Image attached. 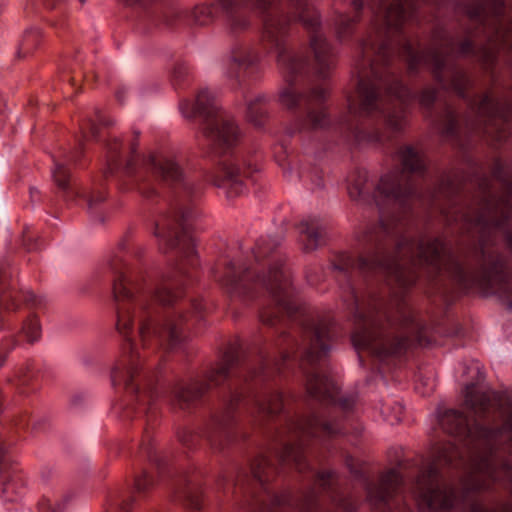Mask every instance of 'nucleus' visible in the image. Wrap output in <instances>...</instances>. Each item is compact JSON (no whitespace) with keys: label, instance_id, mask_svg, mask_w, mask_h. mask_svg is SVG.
<instances>
[{"label":"nucleus","instance_id":"obj_56","mask_svg":"<svg viewBox=\"0 0 512 512\" xmlns=\"http://www.w3.org/2000/svg\"><path fill=\"white\" fill-rule=\"evenodd\" d=\"M506 240H507L509 247L512 249V233L506 234Z\"/></svg>","mask_w":512,"mask_h":512},{"label":"nucleus","instance_id":"obj_35","mask_svg":"<svg viewBox=\"0 0 512 512\" xmlns=\"http://www.w3.org/2000/svg\"><path fill=\"white\" fill-rule=\"evenodd\" d=\"M276 245V242H272L266 238H260L257 240L252 250L254 257L256 260H259L260 258L267 256L276 247Z\"/></svg>","mask_w":512,"mask_h":512},{"label":"nucleus","instance_id":"obj_2","mask_svg":"<svg viewBox=\"0 0 512 512\" xmlns=\"http://www.w3.org/2000/svg\"><path fill=\"white\" fill-rule=\"evenodd\" d=\"M417 3L418 0L382 2L375 13L371 33L361 43L354 61L358 89L356 97L348 99L349 110L367 116L384 114L387 126L393 131H399L405 125L402 104L409 93L394 76L382 71L380 62L397 52L405 56L409 72L431 65L437 79L442 81L439 72L454 47V40L443 35L428 52L419 53L410 40L400 35L403 23Z\"/></svg>","mask_w":512,"mask_h":512},{"label":"nucleus","instance_id":"obj_34","mask_svg":"<svg viewBox=\"0 0 512 512\" xmlns=\"http://www.w3.org/2000/svg\"><path fill=\"white\" fill-rule=\"evenodd\" d=\"M216 16V10L212 6H197L192 12L193 21L200 26L210 24Z\"/></svg>","mask_w":512,"mask_h":512},{"label":"nucleus","instance_id":"obj_20","mask_svg":"<svg viewBox=\"0 0 512 512\" xmlns=\"http://www.w3.org/2000/svg\"><path fill=\"white\" fill-rule=\"evenodd\" d=\"M148 163L153 173L167 184L179 183L184 179L183 169L174 156L151 155Z\"/></svg>","mask_w":512,"mask_h":512},{"label":"nucleus","instance_id":"obj_32","mask_svg":"<svg viewBox=\"0 0 512 512\" xmlns=\"http://www.w3.org/2000/svg\"><path fill=\"white\" fill-rule=\"evenodd\" d=\"M251 470L253 477L260 483L264 482V478L269 479V477L274 473V467L264 457L256 459L252 464Z\"/></svg>","mask_w":512,"mask_h":512},{"label":"nucleus","instance_id":"obj_10","mask_svg":"<svg viewBox=\"0 0 512 512\" xmlns=\"http://www.w3.org/2000/svg\"><path fill=\"white\" fill-rule=\"evenodd\" d=\"M512 116V104L504 97L485 93L470 108V115L463 124L470 130H480L495 141H501L506 134L503 124Z\"/></svg>","mask_w":512,"mask_h":512},{"label":"nucleus","instance_id":"obj_53","mask_svg":"<svg viewBox=\"0 0 512 512\" xmlns=\"http://www.w3.org/2000/svg\"><path fill=\"white\" fill-rule=\"evenodd\" d=\"M262 321L266 324H269V325H274L275 322H276V317H272L268 314H263L262 315Z\"/></svg>","mask_w":512,"mask_h":512},{"label":"nucleus","instance_id":"obj_57","mask_svg":"<svg viewBox=\"0 0 512 512\" xmlns=\"http://www.w3.org/2000/svg\"><path fill=\"white\" fill-rule=\"evenodd\" d=\"M6 359V355L2 352H0V367L4 364Z\"/></svg>","mask_w":512,"mask_h":512},{"label":"nucleus","instance_id":"obj_16","mask_svg":"<svg viewBox=\"0 0 512 512\" xmlns=\"http://www.w3.org/2000/svg\"><path fill=\"white\" fill-rule=\"evenodd\" d=\"M248 173L242 170L237 163L231 160L224 161L213 176L212 182L226 190L227 197L234 198L244 191L243 177Z\"/></svg>","mask_w":512,"mask_h":512},{"label":"nucleus","instance_id":"obj_31","mask_svg":"<svg viewBox=\"0 0 512 512\" xmlns=\"http://www.w3.org/2000/svg\"><path fill=\"white\" fill-rule=\"evenodd\" d=\"M20 334L30 344L38 341L41 337V325L35 315L29 316L22 324Z\"/></svg>","mask_w":512,"mask_h":512},{"label":"nucleus","instance_id":"obj_49","mask_svg":"<svg viewBox=\"0 0 512 512\" xmlns=\"http://www.w3.org/2000/svg\"><path fill=\"white\" fill-rule=\"evenodd\" d=\"M105 200V195L102 192L92 194L88 199V207L93 208L96 204Z\"/></svg>","mask_w":512,"mask_h":512},{"label":"nucleus","instance_id":"obj_27","mask_svg":"<svg viewBox=\"0 0 512 512\" xmlns=\"http://www.w3.org/2000/svg\"><path fill=\"white\" fill-rule=\"evenodd\" d=\"M267 98L265 95H256L247 100V119L255 127L261 128L267 117Z\"/></svg>","mask_w":512,"mask_h":512},{"label":"nucleus","instance_id":"obj_13","mask_svg":"<svg viewBox=\"0 0 512 512\" xmlns=\"http://www.w3.org/2000/svg\"><path fill=\"white\" fill-rule=\"evenodd\" d=\"M234 357L227 355L223 362L214 369L208 376L209 384L193 383L190 385L181 384L175 387L173 391V401L181 409L189 407L194 403L211 385H219L229 374V369L233 365Z\"/></svg>","mask_w":512,"mask_h":512},{"label":"nucleus","instance_id":"obj_51","mask_svg":"<svg viewBox=\"0 0 512 512\" xmlns=\"http://www.w3.org/2000/svg\"><path fill=\"white\" fill-rule=\"evenodd\" d=\"M81 129H82V132H83L85 137H86V134H87V130H89V133L92 136H95L96 133H97L96 125H95L94 121H92V120H88L85 125H82Z\"/></svg>","mask_w":512,"mask_h":512},{"label":"nucleus","instance_id":"obj_23","mask_svg":"<svg viewBox=\"0 0 512 512\" xmlns=\"http://www.w3.org/2000/svg\"><path fill=\"white\" fill-rule=\"evenodd\" d=\"M299 232L300 241L306 253L315 251L325 243V227L317 219L303 220L299 225Z\"/></svg>","mask_w":512,"mask_h":512},{"label":"nucleus","instance_id":"obj_14","mask_svg":"<svg viewBox=\"0 0 512 512\" xmlns=\"http://www.w3.org/2000/svg\"><path fill=\"white\" fill-rule=\"evenodd\" d=\"M195 213L190 208H184L178 212L173 221H169L163 225L162 228L157 227L155 235L163 238L164 242L170 246H179L182 253L186 257H190L193 254V245L191 239L186 235H180L178 228H181L183 232L186 231L187 223L192 220Z\"/></svg>","mask_w":512,"mask_h":512},{"label":"nucleus","instance_id":"obj_46","mask_svg":"<svg viewBox=\"0 0 512 512\" xmlns=\"http://www.w3.org/2000/svg\"><path fill=\"white\" fill-rule=\"evenodd\" d=\"M187 505L190 509L199 510L202 506L200 495L197 492H191L187 497Z\"/></svg>","mask_w":512,"mask_h":512},{"label":"nucleus","instance_id":"obj_37","mask_svg":"<svg viewBox=\"0 0 512 512\" xmlns=\"http://www.w3.org/2000/svg\"><path fill=\"white\" fill-rule=\"evenodd\" d=\"M65 500L66 499L60 497L55 499L44 498L40 503V507L43 512H62Z\"/></svg>","mask_w":512,"mask_h":512},{"label":"nucleus","instance_id":"obj_24","mask_svg":"<svg viewBox=\"0 0 512 512\" xmlns=\"http://www.w3.org/2000/svg\"><path fill=\"white\" fill-rule=\"evenodd\" d=\"M135 346L131 345V355L128 359H123L112 370L111 378L114 385L123 386L131 392L138 391V385L134 383L135 376L138 372V364L134 355Z\"/></svg>","mask_w":512,"mask_h":512},{"label":"nucleus","instance_id":"obj_45","mask_svg":"<svg viewBox=\"0 0 512 512\" xmlns=\"http://www.w3.org/2000/svg\"><path fill=\"white\" fill-rule=\"evenodd\" d=\"M153 485V479L148 474H144L142 477L136 480L135 486L138 492H145L149 487Z\"/></svg>","mask_w":512,"mask_h":512},{"label":"nucleus","instance_id":"obj_44","mask_svg":"<svg viewBox=\"0 0 512 512\" xmlns=\"http://www.w3.org/2000/svg\"><path fill=\"white\" fill-rule=\"evenodd\" d=\"M356 506L348 499H340L337 501L335 508L329 512H353Z\"/></svg>","mask_w":512,"mask_h":512},{"label":"nucleus","instance_id":"obj_58","mask_svg":"<svg viewBox=\"0 0 512 512\" xmlns=\"http://www.w3.org/2000/svg\"><path fill=\"white\" fill-rule=\"evenodd\" d=\"M5 454V448L4 446L0 443V460L2 459V457L4 456Z\"/></svg>","mask_w":512,"mask_h":512},{"label":"nucleus","instance_id":"obj_33","mask_svg":"<svg viewBox=\"0 0 512 512\" xmlns=\"http://www.w3.org/2000/svg\"><path fill=\"white\" fill-rule=\"evenodd\" d=\"M358 18L341 14L336 21V35L339 40L346 39L353 31Z\"/></svg>","mask_w":512,"mask_h":512},{"label":"nucleus","instance_id":"obj_42","mask_svg":"<svg viewBox=\"0 0 512 512\" xmlns=\"http://www.w3.org/2000/svg\"><path fill=\"white\" fill-rule=\"evenodd\" d=\"M17 489H18V484L12 480H8L3 483V487L1 489L2 496L7 501H12L13 495L17 492Z\"/></svg>","mask_w":512,"mask_h":512},{"label":"nucleus","instance_id":"obj_59","mask_svg":"<svg viewBox=\"0 0 512 512\" xmlns=\"http://www.w3.org/2000/svg\"><path fill=\"white\" fill-rule=\"evenodd\" d=\"M432 389H433V387L431 386L428 390H426V391H421V393H422L423 395H428V394L432 391Z\"/></svg>","mask_w":512,"mask_h":512},{"label":"nucleus","instance_id":"obj_8","mask_svg":"<svg viewBox=\"0 0 512 512\" xmlns=\"http://www.w3.org/2000/svg\"><path fill=\"white\" fill-rule=\"evenodd\" d=\"M181 109L186 117H192L195 114L205 116L204 134L214 145L229 148L239 140L240 131L233 118L219 110L215 95L209 90H201L195 104L190 107V104L185 102L181 105Z\"/></svg>","mask_w":512,"mask_h":512},{"label":"nucleus","instance_id":"obj_3","mask_svg":"<svg viewBox=\"0 0 512 512\" xmlns=\"http://www.w3.org/2000/svg\"><path fill=\"white\" fill-rule=\"evenodd\" d=\"M454 422L463 423L464 420L456 413L448 412L439 425L444 432L464 442L469 460L463 465L462 453L453 443L438 448L435 463L422 469L414 483L413 495L421 509L448 511L460 500L502 481L511 469L507 462L500 465L495 454L506 443L510 445L508 450L512 449V412L498 431L480 424H475L474 431L468 426L460 430L453 428Z\"/></svg>","mask_w":512,"mask_h":512},{"label":"nucleus","instance_id":"obj_18","mask_svg":"<svg viewBox=\"0 0 512 512\" xmlns=\"http://www.w3.org/2000/svg\"><path fill=\"white\" fill-rule=\"evenodd\" d=\"M401 483V476L394 470L382 476L378 484H369L366 488L367 500L371 505H387Z\"/></svg>","mask_w":512,"mask_h":512},{"label":"nucleus","instance_id":"obj_17","mask_svg":"<svg viewBox=\"0 0 512 512\" xmlns=\"http://www.w3.org/2000/svg\"><path fill=\"white\" fill-rule=\"evenodd\" d=\"M491 30L493 35L489 37L488 44L480 51V59L485 65L494 61L499 49L512 50V22H493Z\"/></svg>","mask_w":512,"mask_h":512},{"label":"nucleus","instance_id":"obj_6","mask_svg":"<svg viewBox=\"0 0 512 512\" xmlns=\"http://www.w3.org/2000/svg\"><path fill=\"white\" fill-rule=\"evenodd\" d=\"M113 297L117 314V329L128 336L137 330L143 347L167 341L170 346L180 340L178 320L167 316L163 323L154 322V309L150 291L145 290L142 282L127 276L120 268H113Z\"/></svg>","mask_w":512,"mask_h":512},{"label":"nucleus","instance_id":"obj_39","mask_svg":"<svg viewBox=\"0 0 512 512\" xmlns=\"http://www.w3.org/2000/svg\"><path fill=\"white\" fill-rule=\"evenodd\" d=\"M315 496L313 491H308L303 494L302 498L298 500L297 506L301 511H310L314 506Z\"/></svg>","mask_w":512,"mask_h":512},{"label":"nucleus","instance_id":"obj_19","mask_svg":"<svg viewBox=\"0 0 512 512\" xmlns=\"http://www.w3.org/2000/svg\"><path fill=\"white\" fill-rule=\"evenodd\" d=\"M258 61V54L248 44L234 45L227 56V74L231 78H238L240 72L253 67Z\"/></svg>","mask_w":512,"mask_h":512},{"label":"nucleus","instance_id":"obj_38","mask_svg":"<svg viewBox=\"0 0 512 512\" xmlns=\"http://www.w3.org/2000/svg\"><path fill=\"white\" fill-rule=\"evenodd\" d=\"M156 297L163 305L172 304L178 297V294L172 292L170 285H163L156 291Z\"/></svg>","mask_w":512,"mask_h":512},{"label":"nucleus","instance_id":"obj_52","mask_svg":"<svg viewBox=\"0 0 512 512\" xmlns=\"http://www.w3.org/2000/svg\"><path fill=\"white\" fill-rule=\"evenodd\" d=\"M471 47H472L471 41L470 40H465L460 45V52L462 54H467V53H469L471 51Z\"/></svg>","mask_w":512,"mask_h":512},{"label":"nucleus","instance_id":"obj_41","mask_svg":"<svg viewBox=\"0 0 512 512\" xmlns=\"http://www.w3.org/2000/svg\"><path fill=\"white\" fill-rule=\"evenodd\" d=\"M436 98V91L433 88H425L419 95V102L424 107H429L433 104Z\"/></svg>","mask_w":512,"mask_h":512},{"label":"nucleus","instance_id":"obj_25","mask_svg":"<svg viewBox=\"0 0 512 512\" xmlns=\"http://www.w3.org/2000/svg\"><path fill=\"white\" fill-rule=\"evenodd\" d=\"M218 2L227 14V23L231 32L237 33L248 27L249 21L239 13L244 6V0H218Z\"/></svg>","mask_w":512,"mask_h":512},{"label":"nucleus","instance_id":"obj_62","mask_svg":"<svg viewBox=\"0 0 512 512\" xmlns=\"http://www.w3.org/2000/svg\"><path fill=\"white\" fill-rule=\"evenodd\" d=\"M85 0H80L81 3H83Z\"/></svg>","mask_w":512,"mask_h":512},{"label":"nucleus","instance_id":"obj_1","mask_svg":"<svg viewBox=\"0 0 512 512\" xmlns=\"http://www.w3.org/2000/svg\"><path fill=\"white\" fill-rule=\"evenodd\" d=\"M493 176L503 190L497 197L486 186L481 187L482 198L477 207L460 215L461 229L478 236L477 258L479 269L467 273L459 261L445 249L438 239H422L414 243L394 221L381 219L377 225H368L358 235L363 246H373L375 251L357 259L340 255L333 268L347 271L386 270L400 286L413 283L410 265L426 266L430 272H447L461 283L474 282L488 293L512 296V282L505 271L503 257L492 247L493 235L512 217V173L500 163L493 168Z\"/></svg>","mask_w":512,"mask_h":512},{"label":"nucleus","instance_id":"obj_26","mask_svg":"<svg viewBox=\"0 0 512 512\" xmlns=\"http://www.w3.org/2000/svg\"><path fill=\"white\" fill-rule=\"evenodd\" d=\"M502 6V0H475V3L467 7L466 12L471 19L478 20L487 17L489 14L498 16Z\"/></svg>","mask_w":512,"mask_h":512},{"label":"nucleus","instance_id":"obj_50","mask_svg":"<svg viewBox=\"0 0 512 512\" xmlns=\"http://www.w3.org/2000/svg\"><path fill=\"white\" fill-rule=\"evenodd\" d=\"M346 465L350 469L351 473L358 474V472H359L358 468L360 467V462L357 459H355L353 457H348L346 459Z\"/></svg>","mask_w":512,"mask_h":512},{"label":"nucleus","instance_id":"obj_29","mask_svg":"<svg viewBox=\"0 0 512 512\" xmlns=\"http://www.w3.org/2000/svg\"><path fill=\"white\" fill-rule=\"evenodd\" d=\"M258 413L261 415H274L282 409V396L279 392L262 394L256 401Z\"/></svg>","mask_w":512,"mask_h":512},{"label":"nucleus","instance_id":"obj_48","mask_svg":"<svg viewBox=\"0 0 512 512\" xmlns=\"http://www.w3.org/2000/svg\"><path fill=\"white\" fill-rule=\"evenodd\" d=\"M275 0H251L253 5L261 12L267 11L274 3Z\"/></svg>","mask_w":512,"mask_h":512},{"label":"nucleus","instance_id":"obj_21","mask_svg":"<svg viewBox=\"0 0 512 512\" xmlns=\"http://www.w3.org/2000/svg\"><path fill=\"white\" fill-rule=\"evenodd\" d=\"M397 158L403 167V172H398V173L402 174L405 177L408 186H410V188H411L410 193L403 196V201H404L407 197L412 195V193L414 192V188H413L408 176H406L404 174V172H410V173L423 172L425 169V159H424V155H423L422 151L418 147H415L412 145H404V146L400 147L397 152Z\"/></svg>","mask_w":512,"mask_h":512},{"label":"nucleus","instance_id":"obj_40","mask_svg":"<svg viewBox=\"0 0 512 512\" xmlns=\"http://www.w3.org/2000/svg\"><path fill=\"white\" fill-rule=\"evenodd\" d=\"M459 121L456 118V116L449 112L446 116L445 123H444V132L447 135H453L456 133L458 129Z\"/></svg>","mask_w":512,"mask_h":512},{"label":"nucleus","instance_id":"obj_12","mask_svg":"<svg viewBox=\"0 0 512 512\" xmlns=\"http://www.w3.org/2000/svg\"><path fill=\"white\" fill-rule=\"evenodd\" d=\"M499 396L494 392H478L475 391V387L473 384L468 385L465 389V406L466 408L473 414L475 419L473 422H470L463 414L457 412L455 410H447L445 411L439 418V420L448 412H454L459 415L464 422L457 423L454 422L452 424L453 428H458L463 430L468 427L474 431L475 424H480L482 426L488 427L489 419L492 413L495 411L496 404L501 406Z\"/></svg>","mask_w":512,"mask_h":512},{"label":"nucleus","instance_id":"obj_15","mask_svg":"<svg viewBox=\"0 0 512 512\" xmlns=\"http://www.w3.org/2000/svg\"><path fill=\"white\" fill-rule=\"evenodd\" d=\"M306 390L308 394L319 400L337 401L344 409H349L354 398L351 396L337 398L338 387L329 378L319 373L307 374Z\"/></svg>","mask_w":512,"mask_h":512},{"label":"nucleus","instance_id":"obj_4","mask_svg":"<svg viewBox=\"0 0 512 512\" xmlns=\"http://www.w3.org/2000/svg\"><path fill=\"white\" fill-rule=\"evenodd\" d=\"M283 10L285 15H271L265 18L261 39L265 48L275 50L277 65L287 83L280 91L279 100L282 105L292 109L304 99L309 106V126L313 129L321 128L326 124V114L322 109H314L312 105L325 98L326 89L322 86L314 87L308 96L303 97L293 88V78L304 69L305 60L292 53L286 46L285 37L289 23L299 21L311 31L310 43L318 74L324 77L335 66V56L324 35L317 30L320 25L317 11L305 0H283Z\"/></svg>","mask_w":512,"mask_h":512},{"label":"nucleus","instance_id":"obj_28","mask_svg":"<svg viewBox=\"0 0 512 512\" xmlns=\"http://www.w3.org/2000/svg\"><path fill=\"white\" fill-rule=\"evenodd\" d=\"M135 152L134 145L121 149L118 143H114L109 147L108 152V166L109 170L118 168L124 165L126 169L132 167V154Z\"/></svg>","mask_w":512,"mask_h":512},{"label":"nucleus","instance_id":"obj_11","mask_svg":"<svg viewBox=\"0 0 512 512\" xmlns=\"http://www.w3.org/2000/svg\"><path fill=\"white\" fill-rule=\"evenodd\" d=\"M318 430L327 435H334L338 432V427L331 420H320L315 416L290 421L280 435L283 445L279 454L280 461H293L299 466L301 450L298 441L308 435H316Z\"/></svg>","mask_w":512,"mask_h":512},{"label":"nucleus","instance_id":"obj_43","mask_svg":"<svg viewBox=\"0 0 512 512\" xmlns=\"http://www.w3.org/2000/svg\"><path fill=\"white\" fill-rule=\"evenodd\" d=\"M470 512H512V504L504 505L497 509H489L481 504H474Z\"/></svg>","mask_w":512,"mask_h":512},{"label":"nucleus","instance_id":"obj_60","mask_svg":"<svg viewBox=\"0 0 512 512\" xmlns=\"http://www.w3.org/2000/svg\"><path fill=\"white\" fill-rule=\"evenodd\" d=\"M194 309L195 310H200L201 309V304H199V303L194 304Z\"/></svg>","mask_w":512,"mask_h":512},{"label":"nucleus","instance_id":"obj_30","mask_svg":"<svg viewBox=\"0 0 512 512\" xmlns=\"http://www.w3.org/2000/svg\"><path fill=\"white\" fill-rule=\"evenodd\" d=\"M70 174L67 168L61 163H55L53 170V179L55 184L65 192V196L68 198L70 195L73 197H80L79 191L75 190L69 183Z\"/></svg>","mask_w":512,"mask_h":512},{"label":"nucleus","instance_id":"obj_22","mask_svg":"<svg viewBox=\"0 0 512 512\" xmlns=\"http://www.w3.org/2000/svg\"><path fill=\"white\" fill-rule=\"evenodd\" d=\"M312 335L309 347L305 353L303 362L313 364L317 360L326 355L329 346L327 340L329 339V330L326 322H319L312 327ZM301 368L305 370L304 363Z\"/></svg>","mask_w":512,"mask_h":512},{"label":"nucleus","instance_id":"obj_36","mask_svg":"<svg viewBox=\"0 0 512 512\" xmlns=\"http://www.w3.org/2000/svg\"><path fill=\"white\" fill-rule=\"evenodd\" d=\"M468 84L465 73L461 70H453L451 72V87L460 95H463Z\"/></svg>","mask_w":512,"mask_h":512},{"label":"nucleus","instance_id":"obj_47","mask_svg":"<svg viewBox=\"0 0 512 512\" xmlns=\"http://www.w3.org/2000/svg\"><path fill=\"white\" fill-rule=\"evenodd\" d=\"M334 480V474L330 471L321 472L318 475V482L321 486L325 487L330 485Z\"/></svg>","mask_w":512,"mask_h":512},{"label":"nucleus","instance_id":"obj_54","mask_svg":"<svg viewBox=\"0 0 512 512\" xmlns=\"http://www.w3.org/2000/svg\"><path fill=\"white\" fill-rule=\"evenodd\" d=\"M352 5L356 11H359L363 7V2H362V0H353Z\"/></svg>","mask_w":512,"mask_h":512},{"label":"nucleus","instance_id":"obj_5","mask_svg":"<svg viewBox=\"0 0 512 512\" xmlns=\"http://www.w3.org/2000/svg\"><path fill=\"white\" fill-rule=\"evenodd\" d=\"M353 305L356 318L353 344L374 356L401 354L409 345L410 335L419 330L412 309L405 304H399L395 311H387L377 298L360 303L353 296Z\"/></svg>","mask_w":512,"mask_h":512},{"label":"nucleus","instance_id":"obj_55","mask_svg":"<svg viewBox=\"0 0 512 512\" xmlns=\"http://www.w3.org/2000/svg\"><path fill=\"white\" fill-rule=\"evenodd\" d=\"M132 501L131 498H129L127 501H123V503L121 504L120 506V510L121 512H128V509L126 508V506Z\"/></svg>","mask_w":512,"mask_h":512},{"label":"nucleus","instance_id":"obj_7","mask_svg":"<svg viewBox=\"0 0 512 512\" xmlns=\"http://www.w3.org/2000/svg\"><path fill=\"white\" fill-rule=\"evenodd\" d=\"M217 280L228 293L235 295L249 290V282L254 281L256 285L266 289L288 315H292L298 309L289 290V274L280 270L278 266L271 267L267 274L251 277L246 267L231 262L224 268L221 275L217 276Z\"/></svg>","mask_w":512,"mask_h":512},{"label":"nucleus","instance_id":"obj_9","mask_svg":"<svg viewBox=\"0 0 512 512\" xmlns=\"http://www.w3.org/2000/svg\"><path fill=\"white\" fill-rule=\"evenodd\" d=\"M405 177L399 173H389L381 177L377 185L369 180L367 171H358L350 179L348 193L353 201L360 204L373 200L380 205L382 200L403 202V196L410 193Z\"/></svg>","mask_w":512,"mask_h":512},{"label":"nucleus","instance_id":"obj_61","mask_svg":"<svg viewBox=\"0 0 512 512\" xmlns=\"http://www.w3.org/2000/svg\"><path fill=\"white\" fill-rule=\"evenodd\" d=\"M145 394H146V392H144V393H143V395H141V397H140V399H139L140 401L144 402Z\"/></svg>","mask_w":512,"mask_h":512}]
</instances>
